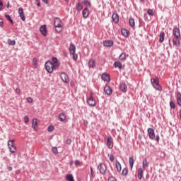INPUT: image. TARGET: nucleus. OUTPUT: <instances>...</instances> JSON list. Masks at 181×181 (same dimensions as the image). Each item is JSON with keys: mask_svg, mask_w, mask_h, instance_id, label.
Returning a JSON list of instances; mask_svg holds the SVG:
<instances>
[{"mask_svg": "<svg viewBox=\"0 0 181 181\" xmlns=\"http://www.w3.org/2000/svg\"><path fill=\"white\" fill-rule=\"evenodd\" d=\"M104 92L107 95H111L112 94V88L110 86L105 85L104 87Z\"/></svg>", "mask_w": 181, "mask_h": 181, "instance_id": "obj_11", "label": "nucleus"}, {"mask_svg": "<svg viewBox=\"0 0 181 181\" xmlns=\"http://www.w3.org/2000/svg\"><path fill=\"white\" fill-rule=\"evenodd\" d=\"M33 63L35 67H37V59L33 58Z\"/></svg>", "mask_w": 181, "mask_h": 181, "instance_id": "obj_44", "label": "nucleus"}, {"mask_svg": "<svg viewBox=\"0 0 181 181\" xmlns=\"http://www.w3.org/2000/svg\"><path fill=\"white\" fill-rule=\"evenodd\" d=\"M90 176L92 177H95V174H94V171L93 170V167H90Z\"/></svg>", "mask_w": 181, "mask_h": 181, "instance_id": "obj_47", "label": "nucleus"}, {"mask_svg": "<svg viewBox=\"0 0 181 181\" xmlns=\"http://www.w3.org/2000/svg\"><path fill=\"white\" fill-rule=\"evenodd\" d=\"M112 19L115 23L119 22V16L117 13H114L112 16Z\"/></svg>", "mask_w": 181, "mask_h": 181, "instance_id": "obj_18", "label": "nucleus"}, {"mask_svg": "<svg viewBox=\"0 0 181 181\" xmlns=\"http://www.w3.org/2000/svg\"><path fill=\"white\" fill-rule=\"evenodd\" d=\"M164 40H165V33L161 32L160 35H159V42L160 43H163Z\"/></svg>", "mask_w": 181, "mask_h": 181, "instance_id": "obj_30", "label": "nucleus"}, {"mask_svg": "<svg viewBox=\"0 0 181 181\" xmlns=\"http://www.w3.org/2000/svg\"><path fill=\"white\" fill-rule=\"evenodd\" d=\"M151 83L153 88H155V90H157L158 91H162V86L159 85V83H156V81H155V78H151Z\"/></svg>", "mask_w": 181, "mask_h": 181, "instance_id": "obj_4", "label": "nucleus"}, {"mask_svg": "<svg viewBox=\"0 0 181 181\" xmlns=\"http://www.w3.org/2000/svg\"><path fill=\"white\" fill-rule=\"evenodd\" d=\"M106 145L109 149H112V148H114V142L112 141V137H107Z\"/></svg>", "mask_w": 181, "mask_h": 181, "instance_id": "obj_8", "label": "nucleus"}, {"mask_svg": "<svg viewBox=\"0 0 181 181\" xmlns=\"http://www.w3.org/2000/svg\"><path fill=\"white\" fill-rule=\"evenodd\" d=\"M53 129H54V126L53 125H49L48 127H47V131L48 132H52V131H53Z\"/></svg>", "mask_w": 181, "mask_h": 181, "instance_id": "obj_42", "label": "nucleus"}, {"mask_svg": "<svg viewBox=\"0 0 181 181\" xmlns=\"http://www.w3.org/2000/svg\"><path fill=\"white\" fill-rule=\"evenodd\" d=\"M160 140V138L159 137V135H157V136H156V141L157 142H159Z\"/></svg>", "mask_w": 181, "mask_h": 181, "instance_id": "obj_57", "label": "nucleus"}, {"mask_svg": "<svg viewBox=\"0 0 181 181\" xmlns=\"http://www.w3.org/2000/svg\"><path fill=\"white\" fill-rule=\"evenodd\" d=\"M173 36L174 37H180V29L179 28H174L173 30Z\"/></svg>", "mask_w": 181, "mask_h": 181, "instance_id": "obj_10", "label": "nucleus"}, {"mask_svg": "<svg viewBox=\"0 0 181 181\" xmlns=\"http://www.w3.org/2000/svg\"><path fill=\"white\" fill-rule=\"evenodd\" d=\"M52 63L54 66H57V69H59V67H60V63L59 62V61L57 60V59L54 57H53L52 58Z\"/></svg>", "mask_w": 181, "mask_h": 181, "instance_id": "obj_21", "label": "nucleus"}, {"mask_svg": "<svg viewBox=\"0 0 181 181\" xmlns=\"http://www.w3.org/2000/svg\"><path fill=\"white\" fill-rule=\"evenodd\" d=\"M122 35H123V36H124L125 37H128L129 36V31L124 29L122 30Z\"/></svg>", "mask_w": 181, "mask_h": 181, "instance_id": "obj_34", "label": "nucleus"}, {"mask_svg": "<svg viewBox=\"0 0 181 181\" xmlns=\"http://www.w3.org/2000/svg\"><path fill=\"white\" fill-rule=\"evenodd\" d=\"M40 32L43 35V36H47V28H46V25H43L40 28Z\"/></svg>", "mask_w": 181, "mask_h": 181, "instance_id": "obj_15", "label": "nucleus"}, {"mask_svg": "<svg viewBox=\"0 0 181 181\" xmlns=\"http://www.w3.org/2000/svg\"><path fill=\"white\" fill-rule=\"evenodd\" d=\"M71 54H73V60H77V59H78V56L77 55V54H76V52L74 53H71Z\"/></svg>", "mask_w": 181, "mask_h": 181, "instance_id": "obj_46", "label": "nucleus"}, {"mask_svg": "<svg viewBox=\"0 0 181 181\" xmlns=\"http://www.w3.org/2000/svg\"><path fill=\"white\" fill-rule=\"evenodd\" d=\"M82 15L84 19H87V18H88V15H90V11L88 10V8H85L83 9V11H82Z\"/></svg>", "mask_w": 181, "mask_h": 181, "instance_id": "obj_19", "label": "nucleus"}, {"mask_svg": "<svg viewBox=\"0 0 181 181\" xmlns=\"http://www.w3.org/2000/svg\"><path fill=\"white\" fill-rule=\"evenodd\" d=\"M42 2L47 4H49V0H42Z\"/></svg>", "mask_w": 181, "mask_h": 181, "instance_id": "obj_61", "label": "nucleus"}, {"mask_svg": "<svg viewBox=\"0 0 181 181\" xmlns=\"http://www.w3.org/2000/svg\"><path fill=\"white\" fill-rule=\"evenodd\" d=\"M37 6H40V0H36Z\"/></svg>", "mask_w": 181, "mask_h": 181, "instance_id": "obj_56", "label": "nucleus"}, {"mask_svg": "<svg viewBox=\"0 0 181 181\" xmlns=\"http://www.w3.org/2000/svg\"><path fill=\"white\" fill-rule=\"evenodd\" d=\"M74 165H75V166H80V165H81V162L78 160H76L74 162Z\"/></svg>", "mask_w": 181, "mask_h": 181, "instance_id": "obj_48", "label": "nucleus"}, {"mask_svg": "<svg viewBox=\"0 0 181 181\" xmlns=\"http://www.w3.org/2000/svg\"><path fill=\"white\" fill-rule=\"evenodd\" d=\"M61 78L64 83H69V76L65 72L61 73Z\"/></svg>", "mask_w": 181, "mask_h": 181, "instance_id": "obj_17", "label": "nucleus"}, {"mask_svg": "<svg viewBox=\"0 0 181 181\" xmlns=\"http://www.w3.org/2000/svg\"><path fill=\"white\" fill-rule=\"evenodd\" d=\"M62 21L60 19H56L54 22V25L56 28V31L58 32V33H60V31L62 30Z\"/></svg>", "mask_w": 181, "mask_h": 181, "instance_id": "obj_3", "label": "nucleus"}, {"mask_svg": "<svg viewBox=\"0 0 181 181\" xmlns=\"http://www.w3.org/2000/svg\"><path fill=\"white\" fill-rule=\"evenodd\" d=\"M84 5H86V6H88L89 8H91V2L88 0H84L83 1Z\"/></svg>", "mask_w": 181, "mask_h": 181, "instance_id": "obj_38", "label": "nucleus"}, {"mask_svg": "<svg viewBox=\"0 0 181 181\" xmlns=\"http://www.w3.org/2000/svg\"><path fill=\"white\" fill-rule=\"evenodd\" d=\"M52 152L55 155H57V153H59V151L57 150V147H53L52 148Z\"/></svg>", "mask_w": 181, "mask_h": 181, "instance_id": "obj_45", "label": "nucleus"}, {"mask_svg": "<svg viewBox=\"0 0 181 181\" xmlns=\"http://www.w3.org/2000/svg\"><path fill=\"white\" fill-rule=\"evenodd\" d=\"M2 6H4V3H2L0 0V11L2 9Z\"/></svg>", "mask_w": 181, "mask_h": 181, "instance_id": "obj_59", "label": "nucleus"}, {"mask_svg": "<svg viewBox=\"0 0 181 181\" xmlns=\"http://www.w3.org/2000/svg\"><path fill=\"white\" fill-rule=\"evenodd\" d=\"M129 23L132 28H134V26H135V20H134L132 18H130L129 19Z\"/></svg>", "mask_w": 181, "mask_h": 181, "instance_id": "obj_35", "label": "nucleus"}, {"mask_svg": "<svg viewBox=\"0 0 181 181\" xmlns=\"http://www.w3.org/2000/svg\"><path fill=\"white\" fill-rule=\"evenodd\" d=\"M45 70L47 73L52 74L53 73V70H57V65H54L52 61L48 60L45 62Z\"/></svg>", "mask_w": 181, "mask_h": 181, "instance_id": "obj_1", "label": "nucleus"}, {"mask_svg": "<svg viewBox=\"0 0 181 181\" xmlns=\"http://www.w3.org/2000/svg\"><path fill=\"white\" fill-rule=\"evenodd\" d=\"M5 18H6V19H7V21H9V22L11 23V25H13V20H12V18H11V16L6 14Z\"/></svg>", "mask_w": 181, "mask_h": 181, "instance_id": "obj_36", "label": "nucleus"}, {"mask_svg": "<svg viewBox=\"0 0 181 181\" xmlns=\"http://www.w3.org/2000/svg\"><path fill=\"white\" fill-rule=\"evenodd\" d=\"M114 67H117V69H119V70H121L122 69V63H121V62L119 61H117V62H115L114 63Z\"/></svg>", "mask_w": 181, "mask_h": 181, "instance_id": "obj_25", "label": "nucleus"}, {"mask_svg": "<svg viewBox=\"0 0 181 181\" xmlns=\"http://www.w3.org/2000/svg\"><path fill=\"white\" fill-rule=\"evenodd\" d=\"M24 119L25 124H28V122H29V117H28V116H24Z\"/></svg>", "mask_w": 181, "mask_h": 181, "instance_id": "obj_51", "label": "nucleus"}, {"mask_svg": "<svg viewBox=\"0 0 181 181\" xmlns=\"http://www.w3.org/2000/svg\"><path fill=\"white\" fill-rule=\"evenodd\" d=\"M76 10L77 11V12L83 11V2H78L76 4Z\"/></svg>", "mask_w": 181, "mask_h": 181, "instance_id": "obj_20", "label": "nucleus"}, {"mask_svg": "<svg viewBox=\"0 0 181 181\" xmlns=\"http://www.w3.org/2000/svg\"><path fill=\"white\" fill-rule=\"evenodd\" d=\"M154 80H155L156 83H159V78L156 77Z\"/></svg>", "mask_w": 181, "mask_h": 181, "instance_id": "obj_60", "label": "nucleus"}, {"mask_svg": "<svg viewBox=\"0 0 181 181\" xmlns=\"http://www.w3.org/2000/svg\"><path fill=\"white\" fill-rule=\"evenodd\" d=\"M32 127L33 128V129H35V131H37V119H33Z\"/></svg>", "mask_w": 181, "mask_h": 181, "instance_id": "obj_26", "label": "nucleus"}, {"mask_svg": "<svg viewBox=\"0 0 181 181\" xmlns=\"http://www.w3.org/2000/svg\"><path fill=\"white\" fill-rule=\"evenodd\" d=\"M114 159H115V158L114 157V154H110V162H114Z\"/></svg>", "mask_w": 181, "mask_h": 181, "instance_id": "obj_49", "label": "nucleus"}, {"mask_svg": "<svg viewBox=\"0 0 181 181\" xmlns=\"http://www.w3.org/2000/svg\"><path fill=\"white\" fill-rule=\"evenodd\" d=\"M177 105L181 107V93L180 92H177Z\"/></svg>", "mask_w": 181, "mask_h": 181, "instance_id": "obj_24", "label": "nucleus"}, {"mask_svg": "<svg viewBox=\"0 0 181 181\" xmlns=\"http://www.w3.org/2000/svg\"><path fill=\"white\" fill-rule=\"evenodd\" d=\"M66 180H67V181H74V177H73V175L68 174L66 176Z\"/></svg>", "mask_w": 181, "mask_h": 181, "instance_id": "obj_33", "label": "nucleus"}, {"mask_svg": "<svg viewBox=\"0 0 181 181\" xmlns=\"http://www.w3.org/2000/svg\"><path fill=\"white\" fill-rule=\"evenodd\" d=\"M143 168L144 169H145V168H148V160H146V158L143 160Z\"/></svg>", "mask_w": 181, "mask_h": 181, "instance_id": "obj_41", "label": "nucleus"}, {"mask_svg": "<svg viewBox=\"0 0 181 181\" xmlns=\"http://www.w3.org/2000/svg\"><path fill=\"white\" fill-rule=\"evenodd\" d=\"M18 13L21 19V21H23V22H25V21H26V18L25 17V13L23 11V8L22 7H20L18 8Z\"/></svg>", "mask_w": 181, "mask_h": 181, "instance_id": "obj_9", "label": "nucleus"}, {"mask_svg": "<svg viewBox=\"0 0 181 181\" xmlns=\"http://www.w3.org/2000/svg\"><path fill=\"white\" fill-rule=\"evenodd\" d=\"M88 66L91 69H94V67H95V61H94V59L89 60Z\"/></svg>", "mask_w": 181, "mask_h": 181, "instance_id": "obj_28", "label": "nucleus"}, {"mask_svg": "<svg viewBox=\"0 0 181 181\" xmlns=\"http://www.w3.org/2000/svg\"><path fill=\"white\" fill-rule=\"evenodd\" d=\"M129 166L130 168L132 169L134 168V163H135V160H134V157L129 158Z\"/></svg>", "mask_w": 181, "mask_h": 181, "instance_id": "obj_31", "label": "nucleus"}, {"mask_svg": "<svg viewBox=\"0 0 181 181\" xmlns=\"http://www.w3.org/2000/svg\"><path fill=\"white\" fill-rule=\"evenodd\" d=\"M75 83H74V81H71V82H70V86H71V87H74V86H75Z\"/></svg>", "mask_w": 181, "mask_h": 181, "instance_id": "obj_54", "label": "nucleus"}, {"mask_svg": "<svg viewBox=\"0 0 181 181\" xmlns=\"http://www.w3.org/2000/svg\"><path fill=\"white\" fill-rule=\"evenodd\" d=\"M7 8H9V2H8V4H7Z\"/></svg>", "mask_w": 181, "mask_h": 181, "instance_id": "obj_63", "label": "nucleus"}, {"mask_svg": "<svg viewBox=\"0 0 181 181\" xmlns=\"http://www.w3.org/2000/svg\"><path fill=\"white\" fill-rule=\"evenodd\" d=\"M87 103L90 107H95V100H94V97H93V93H90V96L87 100Z\"/></svg>", "mask_w": 181, "mask_h": 181, "instance_id": "obj_5", "label": "nucleus"}, {"mask_svg": "<svg viewBox=\"0 0 181 181\" xmlns=\"http://www.w3.org/2000/svg\"><path fill=\"white\" fill-rule=\"evenodd\" d=\"M122 175L123 176H127L128 175V168H124L122 171Z\"/></svg>", "mask_w": 181, "mask_h": 181, "instance_id": "obj_37", "label": "nucleus"}, {"mask_svg": "<svg viewBox=\"0 0 181 181\" xmlns=\"http://www.w3.org/2000/svg\"><path fill=\"white\" fill-rule=\"evenodd\" d=\"M144 176V170L141 168L138 170V179L139 180H141Z\"/></svg>", "mask_w": 181, "mask_h": 181, "instance_id": "obj_22", "label": "nucleus"}, {"mask_svg": "<svg viewBox=\"0 0 181 181\" xmlns=\"http://www.w3.org/2000/svg\"><path fill=\"white\" fill-rule=\"evenodd\" d=\"M173 44L176 47H179L180 46V40H179V37H174L173 38Z\"/></svg>", "mask_w": 181, "mask_h": 181, "instance_id": "obj_16", "label": "nucleus"}, {"mask_svg": "<svg viewBox=\"0 0 181 181\" xmlns=\"http://www.w3.org/2000/svg\"><path fill=\"white\" fill-rule=\"evenodd\" d=\"M8 43L10 45V46H15V45H16V41L8 40Z\"/></svg>", "mask_w": 181, "mask_h": 181, "instance_id": "obj_40", "label": "nucleus"}, {"mask_svg": "<svg viewBox=\"0 0 181 181\" xmlns=\"http://www.w3.org/2000/svg\"><path fill=\"white\" fill-rule=\"evenodd\" d=\"M59 121H61L62 122H63V121H65L66 120V114H64V113L59 114Z\"/></svg>", "mask_w": 181, "mask_h": 181, "instance_id": "obj_32", "label": "nucleus"}, {"mask_svg": "<svg viewBox=\"0 0 181 181\" xmlns=\"http://www.w3.org/2000/svg\"><path fill=\"white\" fill-rule=\"evenodd\" d=\"M147 132L149 139H155V130L153 128H148Z\"/></svg>", "mask_w": 181, "mask_h": 181, "instance_id": "obj_7", "label": "nucleus"}, {"mask_svg": "<svg viewBox=\"0 0 181 181\" xmlns=\"http://www.w3.org/2000/svg\"><path fill=\"white\" fill-rule=\"evenodd\" d=\"M8 146L10 152H11L12 153H15V152H16V146H15L14 140H8Z\"/></svg>", "mask_w": 181, "mask_h": 181, "instance_id": "obj_2", "label": "nucleus"}, {"mask_svg": "<svg viewBox=\"0 0 181 181\" xmlns=\"http://www.w3.org/2000/svg\"><path fill=\"white\" fill-rule=\"evenodd\" d=\"M98 170L100 173L105 175V172H107V165L104 163H100L98 165Z\"/></svg>", "mask_w": 181, "mask_h": 181, "instance_id": "obj_6", "label": "nucleus"}, {"mask_svg": "<svg viewBox=\"0 0 181 181\" xmlns=\"http://www.w3.org/2000/svg\"><path fill=\"white\" fill-rule=\"evenodd\" d=\"M117 170L119 173H121V170L122 169V167H121V163L118 161V160H116V164H115Z\"/></svg>", "mask_w": 181, "mask_h": 181, "instance_id": "obj_23", "label": "nucleus"}, {"mask_svg": "<svg viewBox=\"0 0 181 181\" xmlns=\"http://www.w3.org/2000/svg\"><path fill=\"white\" fill-rule=\"evenodd\" d=\"M66 145H71V139H67L66 141Z\"/></svg>", "mask_w": 181, "mask_h": 181, "instance_id": "obj_50", "label": "nucleus"}, {"mask_svg": "<svg viewBox=\"0 0 181 181\" xmlns=\"http://www.w3.org/2000/svg\"><path fill=\"white\" fill-rule=\"evenodd\" d=\"M103 45L105 46V47H112V46H114V41L105 40L103 42Z\"/></svg>", "mask_w": 181, "mask_h": 181, "instance_id": "obj_12", "label": "nucleus"}, {"mask_svg": "<svg viewBox=\"0 0 181 181\" xmlns=\"http://www.w3.org/2000/svg\"><path fill=\"white\" fill-rule=\"evenodd\" d=\"M69 52L70 53H76V45H74V44H70Z\"/></svg>", "mask_w": 181, "mask_h": 181, "instance_id": "obj_29", "label": "nucleus"}, {"mask_svg": "<svg viewBox=\"0 0 181 181\" xmlns=\"http://www.w3.org/2000/svg\"><path fill=\"white\" fill-rule=\"evenodd\" d=\"M119 90L122 91V93H127L128 90V86H127V83H122L119 85Z\"/></svg>", "mask_w": 181, "mask_h": 181, "instance_id": "obj_14", "label": "nucleus"}, {"mask_svg": "<svg viewBox=\"0 0 181 181\" xmlns=\"http://www.w3.org/2000/svg\"><path fill=\"white\" fill-rule=\"evenodd\" d=\"M170 108H173V110H175V108H176V104H175V102H173V100H171L170 102Z\"/></svg>", "mask_w": 181, "mask_h": 181, "instance_id": "obj_39", "label": "nucleus"}, {"mask_svg": "<svg viewBox=\"0 0 181 181\" xmlns=\"http://www.w3.org/2000/svg\"><path fill=\"white\" fill-rule=\"evenodd\" d=\"M148 16L147 14H144V18H146Z\"/></svg>", "mask_w": 181, "mask_h": 181, "instance_id": "obj_64", "label": "nucleus"}, {"mask_svg": "<svg viewBox=\"0 0 181 181\" xmlns=\"http://www.w3.org/2000/svg\"><path fill=\"white\" fill-rule=\"evenodd\" d=\"M0 26H4V20L2 18H0Z\"/></svg>", "mask_w": 181, "mask_h": 181, "instance_id": "obj_55", "label": "nucleus"}, {"mask_svg": "<svg viewBox=\"0 0 181 181\" xmlns=\"http://www.w3.org/2000/svg\"><path fill=\"white\" fill-rule=\"evenodd\" d=\"M110 181H117V179H115V177H111L110 178Z\"/></svg>", "mask_w": 181, "mask_h": 181, "instance_id": "obj_58", "label": "nucleus"}, {"mask_svg": "<svg viewBox=\"0 0 181 181\" xmlns=\"http://www.w3.org/2000/svg\"><path fill=\"white\" fill-rule=\"evenodd\" d=\"M102 80L103 81H107V83H110L111 81V78H110V74L103 73L101 76Z\"/></svg>", "mask_w": 181, "mask_h": 181, "instance_id": "obj_13", "label": "nucleus"}, {"mask_svg": "<svg viewBox=\"0 0 181 181\" xmlns=\"http://www.w3.org/2000/svg\"><path fill=\"white\" fill-rule=\"evenodd\" d=\"M119 59L121 60V62H125V60H127V54H125V52H122L119 56Z\"/></svg>", "mask_w": 181, "mask_h": 181, "instance_id": "obj_27", "label": "nucleus"}, {"mask_svg": "<svg viewBox=\"0 0 181 181\" xmlns=\"http://www.w3.org/2000/svg\"><path fill=\"white\" fill-rule=\"evenodd\" d=\"M27 101L28 103H33V99L32 98L29 97V98H27Z\"/></svg>", "mask_w": 181, "mask_h": 181, "instance_id": "obj_52", "label": "nucleus"}, {"mask_svg": "<svg viewBox=\"0 0 181 181\" xmlns=\"http://www.w3.org/2000/svg\"><path fill=\"white\" fill-rule=\"evenodd\" d=\"M147 13L148 15H150V16H153V15H155L152 9H148L147 11Z\"/></svg>", "mask_w": 181, "mask_h": 181, "instance_id": "obj_43", "label": "nucleus"}, {"mask_svg": "<svg viewBox=\"0 0 181 181\" xmlns=\"http://www.w3.org/2000/svg\"><path fill=\"white\" fill-rule=\"evenodd\" d=\"M7 169H8V170H9V171L11 172V170H12V167L8 166V167L7 168Z\"/></svg>", "mask_w": 181, "mask_h": 181, "instance_id": "obj_62", "label": "nucleus"}, {"mask_svg": "<svg viewBox=\"0 0 181 181\" xmlns=\"http://www.w3.org/2000/svg\"><path fill=\"white\" fill-rule=\"evenodd\" d=\"M16 94H21V89H19V88H17L16 89Z\"/></svg>", "mask_w": 181, "mask_h": 181, "instance_id": "obj_53", "label": "nucleus"}]
</instances>
